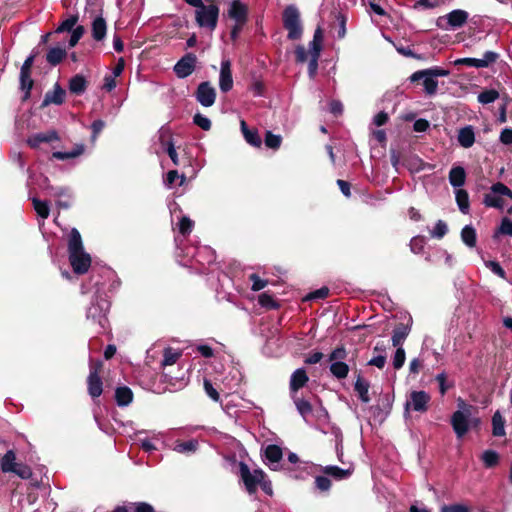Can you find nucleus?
<instances>
[{
    "label": "nucleus",
    "mask_w": 512,
    "mask_h": 512,
    "mask_svg": "<svg viewBox=\"0 0 512 512\" xmlns=\"http://www.w3.org/2000/svg\"><path fill=\"white\" fill-rule=\"evenodd\" d=\"M78 15H71L66 20L62 21L56 28V33L71 32L78 22Z\"/></svg>",
    "instance_id": "46"
},
{
    "label": "nucleus",
    "mask_w": 512,
    "mask_h": 512,
    "mask_svg": "<svg viewBox=\"0 0 512 512\" xmlns=\"http://www.w3.org/2000/svg\"><path fill=\"white\" fill-rule=\"evenodd\" d=\"M31 74V70L20 69L19 84L20 89L24 92L23 101L30 98L31 90L34 86V80Z\"/></svg>",
    "instance_id": "19"
},
{
    "label": "nucleus",
    "mask_w": 512,
    "mask_h": 512,
    "mask_svg": "<svg viewBox=\"0 0 512 512\" xmlns=\"http://www.w3.org/2000/svg\"><path fill=\"white\" fill-rule=\"evenodd\" d=\"M178 178H181V181H180V184L179 185H183L185 180H186V176L184 174H182L181 176H179L178 174V171L177 170H170L167 175H166V178L164 180V183L167 185V186H172L174 184V182L178 179Z\"/></svg>",
    "instance_id": "57"
},
{
    "label": "nucleus",
    "mask_w": 512,
    "mask_h": 512,
    "mask_svg": "<svg viewBox=\"0 0 512 512\" xmlns=\"http://www.w3.org/2000/svg\"><path fill=\"white\" fill-rule=\"evenodd\" d=\"M315 484L320 491H328L331 488V480L326 476H317Z\"/></svg>",
    "instance_id": "63"
},
{
    "label": "nucleus",
    "mask_w": 512,
    "mask_h": 512,
    "mask_svg": "<svg viewBox=\"0 0 512 512\" xmlns=\"http://www.w3.org/2000/svg\"><path fill=\"white\" fill-rule=\"evenodd\" d=\"M84 152V145H76L72 151L69 152H62V151H56L53 152L52 157L57 160H67L72 159L80 156Z\"/></svg>",
    "instance_id": "39"
},
{
    "label": "nucleus",
    "mask_w": 512,
    "mask_h": 512,
    "mask_svg": "<svg viewBox=\"0 0 512 512\" xmlns=\"http://www.w3.org/2000/svg\"><path fill=\"white\" fill-rule=\"evenodd\" d=\"M469 416V410L467 413L457 410L452 414L451 425L458 438H462L469 431Z\"/></svg>",
    "instance_id": "13"
},
{
    "label": "nucleus",
    "mask_w": 512,
    "mask_h": 512,
    "mask_svg": "<svg viewBox=\"0 0 512 512\" xmlns=\"http://www.w3.org/2000/svg\"><path fill=\"white\" fill-rule=\"evenodd\" d=\"M228 17L236 23L246 24L248 21V7L240 0H233L228 9Z\"/></svg>",
    "instance_id": "14"
},
{
    "label": "nucleus",
    "mask_w": 512,
    "mask_h": 512,
    "mask_svg": "<svg viewBox=\"0 0 512 512\" xmlns=\"http://www.w3.org/2000/svg\"><path fill=\"white\" fill-rule=\"evenodd\" d=\"M483 204L486 207H493L497 209H503L504 200L502 194L495 193L493 191V185L490 188V191L484 195Z\"/></svg>",
    "instance_id": "32"
},
{
    "label": "nucleus",
    "mask_w": 512,
    "mask_h": 512,
    "mask_svg": "<svg viewBox=\"0 0 512 512\" xmlns=\"http://www.w3.org/2000/svg\"><path fill=\"white\" fill-rule=\"evenodd\" d=\"M440 512H472V508L468 505L455 503L450 505H443Z\"/></svg>",
    "instance_id": "52"
},
{
    "label": "nucleus",
    "mask_w": 512,
    "mask_h": 512,
    "mask_svg": "<svg viewBox=\"0 0 512 512\" xmlns=\"http://www.w3.org/2000/svg\"><path fill=\"white\" fill-rule=\"evenodd\" d=\"M107 32V24L103 17L98 16L92 22L91 34L95 41H102Z\"/></svg>",
    "instance_id": "27"
},
{
    "label": "nucleus",
    "mask_w": 512,
    "mask_h": 512,
    "mask_svg": "<svg viewBox=\"0 0 512 512\" xmlns=\"http://www.w3.org/2000/svg\"><path fill=\"white\" fill-rule=\"evenodd\" d=\"M196 100L204 107H211L216 100V90L209 81L201 82L195 91Z\"/></svg>",
    "instance_id": "11"
},
{
    "label": "nucleus",
    "mask_w": 512,
    "mask_h": 512,
    "mask_svg": "<svg viewBox=\"0 0 512 512\" xmlns=\"http://www.w3.org/2000/svg\"><path fill=\"white\" fill-rule=\"evenodd\" d=\"M309 381V377L304 368L296 369L291 377L289 382V390L290 394H298L299 390L302 389Z\"/></svg>",
    "instance_id": "17"
},
{
    "label": "nucleus",
    "mask_w": 512,
    "mask_h": 512,
    "mask_svg": "<svg viewBox=\"0 0 512 512\" xmlns=\"http://www.w3.org/2000/svg\"><path fill=\"white\" fill-rule=\"evenodd\" d=\"M426 245V239L424 236H415L410 241L411 251L415 254H420L423 252L424 247Z\"/></svg>",
    "instance_id": "50"
},
{
    "label": "nucleus",
    "mask_w": 512,
    "mask_h": 512,
    "mask_svg": "<svg viewBox=\"0 0 512 512\" xmlns=\"http://www.w3.org/2000/svg\"><path fill=\"white\" fill-rule=\"evenodd\" d=\"M179 233L183 236L189 235L194 227V222L187 216H183L178 224Z\"/></svg>",
    "instance_id": "51"
},
{
    "label": "nucleus",
    "mask_w": 512,
    "mask_h": 512,
    "mask_svg": "<svg viewBox=\"0 0 512 512\" xmlns=\"http://www.w3.org/2000/svg\"><path fill=\"white\" fill-rule=\"evenodd\" d=\"M283 27L288 31L287 37L290 40L301 38L303 28L300 21V12L294 5H288L282 13Z\"/></svg>",
    "instance_id": "2"
},
{
    "label": "nucleus",
    "mask_w": 512,
    "mask_h": 512,
    "mask_svg": "<svg viewBox=\"0 0 512 512\" xmlns=\"http://www.w3.org/2000/svg\"><path fill=\"white\" fill-rule=\"evenodd\" d=\"M67 56V51L65 48L61 47H52L46 54V61L51 66H57L60 64L63 59Z\"/></svg>",
    "instance_id": "34"
},
{
    "label": "nucleus",
    "mask_w": 512,
    "mask_h": 512,
    "mask_svg": "<svg viewBox=\"0 0 512 512\" xmlns=\"http://www.w3.org/2000/svg\"><path fill=\"white\" fill-rule=\"evenodd\" d=\"M71 32H72V34H71L69 42H68V46L70 48L77 45V43L79 42V40L83 37V35L85 33V28H84V26L79 25V26H76L74 28V30H72Z\"/></svg>",
    "instance_id": "53"
},
{
    "label": "nucleus",
    "mask_w": 512,
    "mask_h": 512,
    "mask_svg": "<svg viewBox=\"0 0 512 512\" xmlns=\"http://www.w3.org/2000/svg\"><path fill=\"white\" fill-rule=\"evenodd\" d=\"M59 139L60 138L56 130H49L47 132L33 134L28 138L27 143L31 148L36 149L41 143H50L58 141Z\"/></svg>",
    "instance_id": "18"
},
{
    "label": "nucleus",
    "mask_w": 512,
    "mask_h": 512,
    "mask_svg": "<svg viewBox=\"0 0 512 512\" xmlns=\"http://www.w3.org/2000/svg\"><path fill=\"white\" fill-rule=\"evenodd\" d=\"M455 198L459 210L463 214H468L470 210L469 194L465 189H457L455 192Z\"/></svg>",
    "instance_id": "36"
},
{
    "label": "nucleus",
    "mask_w": 512,
    "mask_h": 512,
    "mask_svg": "<svg viewBox=\"0 0 512 512\" xmlns=\"http://www.w3.org/2000/svg\"><path fill=\"white\" fill-rule=\"evenodd\" d=\"M485 265L495 275L499 276L502 279H506V272L497 261L490 260V261L485 262Z\"/></svg>",
    "instance_id": "59"
},
{
    "label": "nucleus",
    "mask_w": 512,
    "mask_h": 512,
    "mask_svg": "<svg viewBox=\"0 0 512 512\" xmlns=\"http://www.w3.org/2000/svg\"><path fill=\"white\" fill-rule=\"evenodd\" d=\"M114 398L119 407H125L132 403L134 394L128 386H120L116 388Z\"/></svg>",
    "instance_id": "24"
},
{
    "label": "nucleus",
    "mask_w": 512,
    "mask_h": 512,
    "mask_svg": "<svg viewBox=\"0 0 512 512\" xmlns=\"http://www.w3.org/2000/svg\"><path fill=\"white\" fill-rule=\"evenodd\" d=\"M250 281L252 282L251 289L253 291H260L268 285V281L261 279L257 274L253 273L249 276Z\"/></svg>",
    "instance_id": "58"
},
{
    "label": "nucleus",
    "mask_w": 512,
    "mask_h": 512,
    "mask_svg": "<svg viewBox=\"0 0 512 512\" xmlns=\"http://www.w3.org/2000/svg\"><path fill=\"white\" fill-rule=\"evenodd\" d=\"M323 42V31L321 27H318L313 36V40L310 42V54L320 55L322 50Z\"/></svg>",
    "instance_id": "41"
},
{
    "label": "nucleus",
    "mask_w": 512,
    "mask_h": 512,
    "mask_svg": "<svg viewBox=\"0 0 512 512\" xmlns=\"http://www.w3.org/2000/svg\"><path fill=\"white\" fill-rule=\"evenodd\" d=\"M498 233L512 236V221L508 218H503L498 229Z\"/></svg>",
    "instance_id": "64"
},
{
    "label": "nucleus",
    "mask_w": 512,
    "mask_h": 512,
    "mask_svg": "<svg viewBox=\"0 0 512 512\" xmlns=\"http://www.w3.org/2000/svg\"><path fill=\"white\" fill-rule=\"evenodd\" d=\"M458 143L463 148H470L475 143V133L471 125H467L458 131Z\"/></svg>",
    "instance_id": "23"
},
{
    "label": "nucleus",
    "mask_w": 512,
    "mask_h": 512,
    "mask_svg": "<svg viewBox=\"0 0 512 512\" xmlns=\"http://www.w3.org/2000/svg\"><path fill=\"white\" fill-rule=\"evenodd\" d=\"M33 208L37 215L42 219H47L50 214V208L47 201H42L38 198H32Z\"/></svg>",
    "instance_id": "42"
},
{
    "label": "nucleus",
    "mask_w": 512,
    "mask_h": 512,
    "mask_svg": "<svg viewBox=\"0 0 512 512\" xmlns=\"http://www.w3.org/2000/svg\"><path fill=\"white\" fill-rule=\"evenodd\" d=\"M219 87L223 93H227L233 88V77L230 60H222L221 62Z\"/></svg>",
    "instance_id": "15"
},
{
    "label": "nucleus",
    "mask_w": 512,
    "mask_h": 512,
    "mask_svg": "<svg viewBox=\"0 0 512 512\" xmlns=\"http://www.w3.org/2000/svg\"><path fill=\"white\" fill-rule=\"evenodd\" d=\"M198 448V442L196 440H188L183 442H177L174 450L179 453L195 452Z\"/></svg>",
    "instance_id": "48"
},
{
    "label": "nucleus",
    "mask_w": 512,
    "mask_h": 512,
    "mask_svg": "<svg viewBox=\"0 0 512 512\" xmlns=\"http://www.w3.org/2000/svg\"><path fill=\"white\" fill-rule=\"evenodd\" d=\"M69 262L78 275L85 274L91 266V256L85 251L69 254Z\"/></svg>",
    "instance_id": "12"
},
{
    "label": "nucleus",
    "mask_w": 512,
    "mask_h": 512,
    "mask_svg": "<svg viewBox=\"0 0 512 512\" xmlns=\"http://www.w3.org/2000/svg\"><path fill=\"white\" fill-rule=\"evenodd\" d=\"M431 400L430 395L421 391H412L409 396V400L405 403V411L408 412L410 409L416 412L425 413L429 408V402Z\"/></svg>",
    "instance_id": "8"
},
{
    "label": "nucleus",
    "mask_w": 512,
    "mask_h": 512,
    "mask_svg": "<svg viewBox=\"0 0 512 512\" xmlns=\"http://www.w3.org/2000/svg\"><path fill=\"white\" fill-rule=\"evenodd\" d=\"M477 98L481 104H490L499 98V92L495 89H486L479 93Z\"/></svg>",
    "instance_id": "44"
},
{
    "label": "nucleus",
    "mask_w": 512,
    "mask_h": 512,
    "mask_svg": "<svg viewBox=\"0 0 512 512\" xmlns=\"http://www.w3.org/2000/svg\"><path fill=\"white\" fill-rule=\"evenodd\" d=\"M448 232L447 224L443 220H438L434 229L431 231V236L437 239L443 238Z\"/></svg>",
    "instance_id": "54"
},
{
    "label": "nucleus",
    "mask_w": 512,
    "mask_h": 512,
    "mask_svg": "<svg viewBox=\"0 0 512 512\" xmlns=\"http://www.w3.org/2000/svg\"><path fill=\"white\" fill-rule=\"evenodd\" d=\"M204 389L206 394L215 402L220 401V395L218 391L214 388L213 384L210 380L205 379L204 380Z\"/></svg>",
    "instance_id": "60"
},
{
    "label": "nucleus",
    "mask_w": 512,
    "mask_h": 512,
    "mask_svg": "<svg viewBox=\"0 0 512 512\" xmlns=\"http://www.w3.org/2000/svg\"><path fill=\"white\" fill-rule=\"evenodd\" d=\"M264 457L271 463H278L283 457L281 447L276 444L268 445L264 450Z\"/></svg>",
    "instance_id": "37"
},
{
    "label": "nucleus",
    "mask_w": 512,
    "mask_h": 512,
    "mask_svg": "<svg viewBox=\"0 0 512 512\" xmlns=\"http://www.w3.org/2000/svg\"><path fill=\"white\" fill-rule=\"evenodd\" d=\"M421 80H423L424 91L427 95H434L437 92L438 81L434 79L432 76L425 75Z\"/></svg>",
    "instance_id": "49"
},
{
    "label": "nucleus",
    "mask_w": 512,
    "mask_h": 512,
    "mask_svg": "<svg viewBox=\"0 0 512 512\" xmlns=\"http://www.w3.org/2000/svg\"><path fill=\"white\" fill-rule=\"evenodd\" d=\"M87 392L93 400L98 399L101 396L103 393V381L101 376L88 375Z\"/></svg>",
    "instance_id": "20"
},
{
    "label": "nucleus",
    "mask_w": 512,
    "mask_h": 512,
    "mask_svg": "<svg viewBox=\"0 0 512 512\" xmlns=\"http://www.w3.org/2000/svg\"><path fill=\"white\" fill-rule=\"evenodd\" d=\"M240 126L246 142L253 147L260 148L262 145V139L257 129H249L244 120L241 121Z\"/></svg>",
    "instance_id": "22"
},
{
    "label": "nucleus",
    "mask_w": 512,
    "mask_h": 512,
    "mask_svg": "<svg viewBox=\"0 0 512 512\" xmlns=\"http://www.w3.org/2000/svg\"><path fill=\"white\" fill-rule=\"evenodd\" d=\"M1 471L3 473H14L21 479H30L33 475L30 466L24 463L16 462V454L14 450H8L1 459Z\"/></svg>",
    "instance_id": "4"
},
{
    "label": "nucleus",
    "mask_w": 512,
    "mask_h": 512,
    "mask_svg": "<svg viewBox=\"0 0 512 512\" xmlns=\"http://www.w3.org/2000/svg\"><path fill=\"white\" fill-rule=\"evenodd\" d=\"M425 75L432 76L435 79L436 77L448 76L449 71L445 70L443 68H439V67H434V68L425 69V70H419V71L414 72L410 76V80H411V82H418Z\"/></svg>",
    "instance_id": "25"
},
{
    "label": "nucleus",
    "mask_w": 512,
    "mask_h": 512,
    "mask_svg": "<svg viewBox=\"0 0 512 512\" xmlns=\"http://www.w3.org/2000/svg\"><path fill=\"white\" fill-rule=\"evenodd\" d=\"M239 474L249 494L255 493L259 482L263 480V477H266V473L262 469H255L251 472L249 466L242 461L239 463Z\"/></svg>",
    "instance_id": "5"
},
{
    "label": "nucleus",
    "mask_w": 512,
    "mask_h": 512,
    "mask_svg": "<svg viewBox=\"0 0 512 512\" xmlns=\"http://www.w3.org/2000/svg\"><path fill=\"white\" fill-rule=\"evenodd\" d=\"M499 54L493 51H487L484 53V56L482 59L477 58H459L454 61L455 66L459 65H465L469 67H475V68H486L490 64L496 62L498 59Z\"/></svg>",
    "instance_id": "10"
},
{
    "label": "nucleus",
    "mask_w": 512,
    "mask_h": 512,
    "mask_svg": "<svg viewBox=\"0 0 512 512\" xmlns=\"http://www.w3.org/2000/svg\"><path fill=\"white\" fill-rule=\"evenodd\" d=\"M264 142L266 147L273 150H278L282 143V137L272 133L271 131H266Z\"/></svg>",
    "instance_id": "45"
},
{
    "label": "nucleus",
    "mask_w": 512,
    "mask_h": 512,
    "mask_svg": "<svg viewBox=\"0 0 512 512\" xmlns=\"http://www.w3.org/2000/svg\"><path fill=\"white\" fill-rule=\"evenodd\" d=\"M411 327L408 324L398 323L395 325L392 334V345L394 347H401L404 340L408 337Z\"/></svg>",
    "instance_id": "21"
},
{
    "label": "nucleus",
    "mask_w": 512,
    "mask_h": 512,
    "mask_svg": "<svg viewBox=\"0 0 512 512\" xmlns=\"http://www.w3.org/2000/svg\"><path fill=\"white\" fill-rule=\"evenodd\" d=\"M329 295V289L327 287H321L311 293H309L306 297L307 300H316V299H325Z\"/></svg>",
    "instance_id": "62"
},
{
    "label": "nucleus",
    "mask_w": 512,
    "mask_h": 512,
    "mask_svg": "<svg viewBox=\"0 0 512 512\" xmlns=\"http://www.w3.org/2000/svg\"><path fill=\"white\" fill-rule=\"evenodd\" d=\"M322 471L324 474L331 476L336 480H343V479L349 478L352 475L354 469L353 468L342 469L338 466L329 465V466H325L322 469Z\"/></svg>",
    "instance_id": "29"
},
{
    "label": "nucleus",
    "mask_w": 512,
    "mask_h": 512,
    "mask_svg": "<svg viewBox=\"0 0 512 512\" xmlns=\"http://www.w3.org/2000/svg\"><path fill=\"white\" fill-rule=\"evenodd\" d=\"M291 398L297 408L299 414L306 419V417L312 414L313 408L309 400L301 398L298 394H291Z\"/></svg>",
    "instance_id": "33"
},
{
    "label": "nucleus",
    "mask_w": 512,
    "mask_h": 512,
    "mask_svg": "<svg viewBox=\"0 0 512 512\" xmlns=\"http://www.w3.org/2000/svg\"><path fill=\"white\" fill-rule=\"evenodd\" d=\"M84 251L83 241L80 232L72 228L68 238V253H78Z\"/></svg>",
    "instance_id": "26"
},
{
    "label": "nucleus",
    "mask_w": 512,
    "mask_h": 512,
    "mask_svg": "<svg viewBox=\"0 0 512 512\" xmlns=\"http://www.w3.org/2000/svg\"><path fill=\"white\" fill-rule=\"evenodd\" d=\"M369 388H370L369 382L366 381L365 379H363L361 377V375H358L356 382L354 384V390L356 391L359 399L363 403H368L371 400L370 396H369Z\"/></svg>",
    "instance_id": "30"
},
{
    "label": "nucleus",
    "mask_w": 512,
    "mask_h": 512,
    "mask_svg": "<svg viewBox=\"0 0 512 512\" xmlns=\"http://www.w3.org/2000/svg\"><path fill=\"white\" fill-rule=\"evenodd\" d=\"M258 303L261 307L270 310H277L280 307V304L274 299V297L267 292H263L258 296Z\"/></svg>",
    "instance_id": "40"
},
{
    "label": "nucleus",
    "mask_w": 512,
    "mask_h": 512,
    "mask_svg": "<svg viewBox=\"0 0 512 512\" xmlns=\"http://www.w3.org/2000/svg\"><path fill=\"white\" fill-rule=\"evenodd\" d=\"M493 191L512 200V190L502 182L493 184Z\"/></svg>",
    "instance_id": "61"
},
{
    "label": "nucleus",
    "mask_w": 512,
    "mask_h": 512,
    "mask_svg": "<svg viewBox=\"0 0 512 512\" xmlns=\"http://www.w3.org/2000/svg\"><path fill=\"white\" fill-rule=\"evenodd\" d=\"M181 357V353L173 350L172 348H166L163 354L162 366H169L175 364Z\"/></svg>",
    "instance_id": "47"
},
{
    "label": "nucleus",
    "mask_w": 512,
    "mask_h": 512,
    "mask_svg": "<svg viewBox=\"0 0 512 512\" xmlns=\"http://www.w3.org/2000/svg\"><path fill=\"white\" fill-rule=\"evenodd\" d=\"M492 434L500 437L505 435V420L499 411H496L492 417Z\"/></svg>",
    "instance_id": "38"
},
{
    "label": "nucleus",
    "mask_w": 512,
    "mask_h": 512,
    "mask_svg": "<svg viewBox=\"0 0 512 512\" xmlns=\"http://www.w3.org/2000/svg\"><path fill=\"white\" fill-rule=\"evenodd\" d=\"M466 172L462 166H455L449 172V182L453 187L459 188L465 184Z\"/></svg>",
    "instance_id": "31"
},
{
    "label": "nucleus",
    "mask_w": 512,
    "mask_h": 512,
    "mask_svg": "<svg viewBox=\"0 0 512 512\" xmlns=\"http://www.w3.org/2000/svg\"><path fill=\"white\" fill-rule=\"evenodd\" d=\"M66 97V91L61 87V85L56 82L52 91H47L43 102L41 104V108H44L50 104L61 105L64 103Z\"/></svg>",
    "instance_id": "16"
},
{
    "label": "nucleus",
    "mask_w": 512,
    "mask_h": 512,
    "mask_svg": "<svg viewBox=\"0 0 512 512\" xmlns=\"http://www.w3.org/2000/svg\"><path fill=\"white\" fill-rule=\"evenodd\" d=\"M461 240L466 246L470 248L475 247L477 242V234L475 228L471 225L464 226L461 230Z\"/></svg>",
    "instance_id": "35"
},
{
    "label": "nucleus",
    "mask_w": 512,
    "mask_h": 512,
    "mask_svg": "<svg viewBox=\"0 0 512 512\" xmlns=\"http://www.w3.org/2000/svg\"><path fill=\"white\" fill-rule=\"evenodd\" d=\"M347 356L348 352L344 345L337 346L328 355V361L331 362L330 373L338 380L345 379L350 371L349 365L344 362Z\"/></svg>",
    "instance_id": "3"
},
{
    "label": "nucleus",
    "mask_w": 512,
    "mask_h": 512,
    "mask_svg": "<svg viewBox=\"0 0 512 512\" xmlns=\"http://www.w3.org/2000/svg\"><path fill=\"white\" fill-rule=\"evenodd\" d=\"M88 86L86 78L81 74H76L69 80V91L75 95H82Z\"/></svg>",
    "instance_id": "28"
},
{
    "label": "nucleus",
    "mask_w": 512,
    "mask_h": 512,
    "mask_svg": "<svg viewBox=\"0 0 512 512\" xmlns=\"http://www.w3.org/2000/svg\"><path fill=\"white\" fill-rule=\"evenodd\" d=\"M469 18V13L462 9L452 10L445 16L436 20V26L443 30L458 29L463 27Z\"/></svg>",
    "instance_id": "6"
},
{
    "label": "nucleus",
    "mask_w": 512,
    "mask_h": 512,
    "mask_svg": "<svg viewBox=\"0 0 512 512\" xmlns=\"http://www.w3.org/2000/svg\"><path fill=\"white\" fill-rule=\"evenodd\" d=\"M110 310V302L105 298H97L87 309V319L97 324L98 333H104L109 325L107 314Z\"/></svg>",
    "instance_id": "1"
},
{
    "label": "nucleus",
    "mask_w": 512,
    "mask_h": 512,
    "mask_svg": "<svg viewBox=\"0 0 512 512\" xmlns=\"http://www.w3.org/2000/svg\"><path fill=\"white\" fill-rule=\"evenodd\" d=\"M405 358V350L400 346L397 347L393 358V367L397 370L402 368L405 363Z\"/></svg>",
    "instance_id": "56"
},
{
    "label": "nucleus",
    "mask_w": 512,
    "mask_h": 512,
    "mask_svg": "<svg viewBox=\"0 0 512 512\" xmlns=\"http://www.w3.org/2000/svg\"><path fill=\"white\" fill-rule=\"evenodd\" d=\"M193 122L197 126H199L201 129L208 131L211 129V121L206 116L197 113L193 117Z\"/></svg>",
    "instance_id": "55"
},
{
    "label": "nucleus",
    "mask_w": 512,
    "mask_h": 512,
    "mask_svg": "<svg viewBox=\"0 0 512 512\" xmlns=\"http://www.w3.org/2000/svg\"><path fill=\"white\" fill-rule=\"evenodd\" d=\"M482 461L487 468H493L499 463V454L494 450H486L482 454Z\"/></svg>",
    "instance_id": "43"
},
{
    "label": "nucleus",
    "mask_w": 512,
    "mask_h": 512,
    "mask_svg": "<svg viewBox=\"0 0 512 512\" xmlns=\"http://www.w3.org/2000/svg\"><path fill=\"white\" fill-rule=\"evenodd\" d=\"M197 56L194 53H186L174 65V73L180 79L190 76L196 68Z\"/></svg>",
    "instance_id": "9"
},
{
    "label": "nucleus",
    "mask_w": 512,
    "mask_h": 512,
    "mask_svg": "<svg viewBox=\"0 0 512 512\" xmlns=\"http://www.w3.org/2000/svg\"><path fill=\"white\" fill-rule=\"evenodd\" d=\"M219 12V7L216 4L204 5L195 12L196 23L199 27L214 30L217 27Z\"/></svg>",
    "instance_id": "7"
}]
</instances>
